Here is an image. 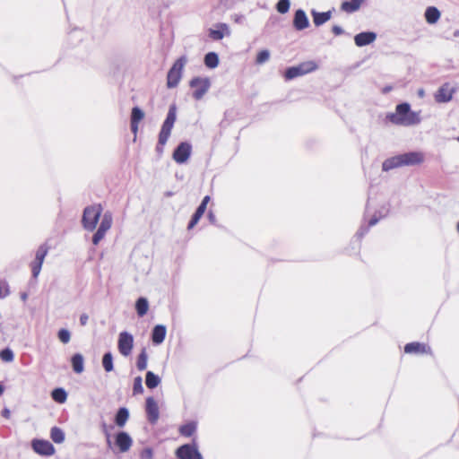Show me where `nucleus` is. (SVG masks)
<instances>
[{
	"label": "nucleus",
	"mask_w": 459,
	"mask_h": 459,
	"mask_svg": "<svg viewBox=\"0 0 459 459\" xmlns=\"http://www.w3.org/2000/svg\"><path fill=\"white\" fill-rule=\"evenodd\" d=\"M218 30L210 29L209 30V37L212 40H221L224 38L225 35L230 34L229 27L226 23H218L216 25Z\"/></svg>",
	"instance_id": "nucleus-20"
},
{
	"label": "nucleus",
	"mask_w": 459,
	"mask_h": 459,
	"mask_svg": "<svg viewBox=\"0 0 459 459\" xmlns=\"http://www.w3.org/2000/svg\"><path fill=\"white\" fill-rule=\"evenodd\" d=\"M376 39L377 34L375 32H360L354 37V42L358 47H364L374 42Z\"/></svg>",
	"instance_id": "nucleus-17"
},
{
	"label": "nucleus",
	"mask_w": 459,
	"mask_h": 459,
	"mask_svg": "<svg viewBox=\"0 0 459 459\" xmlns=\"http://www.w3.org/2000/svg\"><path fill=\"white\" fill-rule=\"evenodd\" d=\"M21 298H22V299L23 301H25V300L27 299V298H28L27 293H22V294L21 295Z\"/></svg>",
	"instance_id": "nucleus-52"
},
{
	"label": "nucleus",
	"mask_w": 459,
	"mask_h": 459,
	"mask_svg": "<svg viewBox=\"0 0 459 459\" xmlns=\"http://www.w3.org/2000/svg\"><path fill=\"white\" fill-rule=\"evenodd\" d=\"M72 365L74 372L82 373L83 371V358L80 354H76L72 358Z\"/></svg>",
	"instance_id": "nucleus-33"
},
{
	"label": "nucleus",
	"mask_w": 459,
	"mask_h": 459,
	"mask_svg": "<svg viewBox=\"0 0 459 459\" xmlns=\"http://www.w3.org/2000/svg\"><path fill=\"white\" fill-rule=\"evenodd\" d=\"M403 166L420 164L424 160V156L421 152H408L400 155Z\"/></svg>",
	"instance_id": "nucleus-15"
},
{
	"label": "nucleus",
	"mask_w": 459,
	"mask_h": 459,
	"mask_svg": "<svg viewBox=\"0 0 459 459\" xmlns=\"http://www.w3.org/2000/svg\"><path fill=\"white\" fill-rule=\"evenodd\" d=\"M134 348V337L127 332H121L118 335L117 349L121 355L127 357Z\"/></svg>",
	"instance_id": "nucleus-5"
},
{
	"label": "nucleus",
	"mask_w": 459,
	"mask_h": 459,
	"mask_svg": "<svg viewBox=\"0 0 459 459\" xmlns=\"http://www.w3.org/2000/svg\"><path fill=\"white\" fill-rule=\"evenodd\" d=\"M311 15L313 17V22L314 24L318 27L328 22L332 17V12H323L319 13L315 10L311 11Z\"/></svg>",
	"instance_id": "nucleus-22"
},
{
	"label": "nucleus",
	"mask_w": 459,
	"mask_h": 459,
	"mask_svg": "<svg viewBox=\"0 0 459 459\" xmlns=\"http://www.w3.org/2000/svg\"><path fill=\"white\" fill-rule=\"evenodd\" d=\"M135 309L140 317L146 315L149 309L148 300L143 297L139 298L135 303Z\"/></svg>",
	"instance_id": "nucleus-26"
},
{
	"label": "nucleus",
	"mask_w": 459,
	"mask_h": 459,
	"mask_svg": "<svg viewBox=\"0 0 459 459\" xmlns=\"http://www.w3.org/2000/svg\"><path fill=\"white\" fill-rule=\"evenodd\" d=\"M102 366L106 372H110L113 370V357L110 352H107L103 355L102 358Z\"/></svg>",
	"instance_id": "nucleus-36"
},
{
	"label": "nucleus",
	"mask_w": 459,
	"mask_h": 459,
	"mask_svg": "<svg viewBox=\"0 0 459 459\" xmlns=\"http://www.w3.org/2000/svg\"><path fill=\"white\" fill-rule=\"evenodd\" d=\"M390 123L396 126H411L420 122L419 112L411 110V106L404 102L395 107V111L388 113L385 117Z\"/></svg>",
	"instance_id": "nucleus-1"
},
{
	"label": "nucleus",
	"mask_w": 459,
	"mask_h": 459,
	"mask_svg": "<svg viewBox=\"0 0 459 459\" xmlns=\"http://www.w3.org/2000/svg\"><path fill=\"white\" fill-rule=\"evenodd\" d=\"M58 338L63 343H67L70 341V333L66 329H61L58 332Z\"/></svg>",
	"instance_id": "nucleus-43"
},
{
	"label": "nucleus",
	"mask_w": 459,
	"mask_h": 459,
	"mask_svg": "<svg viewBox=\"0 0 459 459\" xmlns=\"http://www.w3.org/2000/svg\"><path fill=\"white\" fill-rule=\"evenodd\" d=\"M440 18V12L434 6H429L426 9L425 19L428 23L434 24Z\"/></svg>",
	"instance_id": "nucleus-24"
},
{
	"label": "nucleus",
	"mask_w": 459,
	"mask_h": 459,
	"mask_svg": "<svg viewBox=\"0 0 459 459\" xmlns=\"http://www.w3.org/2000/svg\"><path fill=\"white\" fill-rule=\"evenodd\" d=\"M290 0H280L276 4V10L280 13H286L290 9Z\"/></svg>",
	"instance_id": "nucleus-41"
},
{
	"label": "nucleus",
	"mask_w": 459,
	"mask_h": 459,
	"mask_svg": "<svg viewBox=\"0 0 459 459\" xmlns=\"http://www.w3.org/2000/svg\"><path fill=\"white\" fill-rule=\"evenodd\" d=\"M177 119V108L175 105H171L169 107V112L167 114V117L163 122L160 132L159 134V141L157 145V151L162 152L163 146L168 142L171 130L174 126L175 121Z\"/></svg>",
	"instance_id": "nucleus-2"
},
{
	"label": "nucleus",
	"mask_w": 459,
	"mask_h": 459,
	"mask_svg": "<svg viewBox=\"0 0 459 459\" xmlns=\"http://www.w3.org/2000/svg\"><path fill=\"white\" fill-rule=\"evenodd\" d=\"M193 89V97L198 100H201L210 88V80L208 78L195 77L189 82Z\"/></svg>",
	"instance_id": "nucleus-4"
},
{
	"label": "nucleus",
	"mask_w": 459,
	"mask_h": 459,
	"mask_svg": "<svg viewBox=\"0 0 459 459\" xmlns=\"http://www.w3.org/2000/svg\"><path fill=\"white\" fill-rule=\"evenodd\" d=\"M404 352L408 354H416V355H422V354H430L431 349L429 345L419 342H412L405 344L404 346Z\"/></svg>",
	"instance_id": "nucleus-13"
},
{
	"label": "nucleus",
	"mask_w": 459,
	"mask_h": 459,
	"mask_svg": "<svg viewBox=\"0 0 459 459\" xmlns=\"http://www.w3.org/2000/svg\"><path fill=\"white\" fill-rule=\"evenodd\" d=\"M4 393V387L3 385L0 384V396L3 394Z\"/></svg>",
	"instance_id": "nucleus-54"
},
{
	"label": "nucleus",
	"mask_w": 459,
	"mask_h": 459,
	"mask_svg": "<svg viewBox=\"0 0 459 459\" xmlns=\"http://www.w3.org/2000/svg\"><path fill=\"white\" fill-rule=\"evenodd\" d=\"M2 415H3V417H4L6 419H9L10 415H11L10 410L7 409V408L4 409L3 411H2Z\"/></svg>",
	"instance_id": "nucleus-48"
},
{
	"label": "nucleus",
	"mask_w": 459,
	"mask_h": 459,
	"mask_svg": "<svg viewBox=\"0 0 459 459\" xmlns=\"http://www.w3.org/2000/svg\"><path fill=\"white\" fill-rule=\"evenodd\" d=\"M148 355L145 349L142 350L137 357L136 367L140 371L145 370L147 368Z\"/></svg>",
	"instance_id": "nucleus-31"
},
{
	"label": "nucleus",
	"mask_w": 459,
	"mask_h": 459,
	"mask_svg": "<svg viewBox=\"0 0 459 459\" xmlns=\"http://www.w3.org/2000/svg\"><path fill=\"white\" fill-rule=\"evenodd\" d=\"M389 91H391V87H386V88H385V89L383 90V92H384V93H386V92H388Z\"/></svg>",
	"instance_id": "nucleus-53"
},
{
	"label": "nucleus",
	"mask_w": 459,
	"mask_h": 459,
	"mask_svg": "<svg viewBox=\"0 0 459 459\" xmlns=\"http://www.w3.org/2000/svg\"><path fill=\"white\" fill-rule=\"evenodd\" d=\"M195 429H196L195 424L193 422H190V423L182 425L179 428V433H180V435L188 437H191L195 432Z\"/></svg>",
	"instance_id": "nucleus-34"
},
{
	"label": "nucleus",
	"mask_w": 459,
	"mask_h": 459,
	"mask_svg": "<svg viewBox=\"0 0 459 459\" xmlns=\"http://www.w3.org/2000/svg\"><path fill=\"white\" fill-rule=\"evenodd\" d=\"M48 248L46 245H42L39 247L36 253L35 261L31 264V271L34 278H37L39 276L45 256L48 254Z\"/></svg>",
	"instance_id": "nucleus-10"
},
{
	"label": "nucleus",
	"mask_w": 459,
	"mask_h": 459,
	"mask_svg": "<svg viewBox=\"0 0 459 459\" xmlns=\"http://www.w3.org/2000/svg\"><path fill=\"white\" fill-rule=\"evenodd\" d=\"M403 166L400 155L388 159L383 162V170L388 171L392 169Z\"/></svg>",
	"instance_id": "nucleus-27"
},
{
	"label": "nucleus",
	"mask_w": 459,
	"mask_h": 459,
	"mask_svg": "<svg viewBox=\"0 0 459 459\" xmlns=\"http://www.w3.org/2000/svg\"><path fill=\"white\" fill-rule=\"evenodd\" d=\"M129 418V412L126 408H120L115 417V423L117 426L122 428L126 423L127 420Z\"/></svg>",
	"instance_id": "nucleus-25"
},
{
	"label": "nucleus",
	"mask_w": 459,
	"mask_h": 459,
	"mask_svg": "<svg viewBox=\"0 0 459 459\" xmlns=\"http://www.w3.org/2000/svg\"><path fill=\"white\" fill-rule=\"evenodd\" d=\"M309 25L308 19L306 15V13L299 9L295 12L294 19H293V26L298 30H302L307 29Z\"/></svg>",
	"instance_id": "nucleus-19"
},
{
	"label": "nucleus",
	"mask_w": 459,
	"mask_h": 459,
	"mask_svg": "<svg viewBox=\"0 0 459 459\" xmlns=\"http://www.w3.org/2000/svg\"><path fill=\"white\" fill-rule=\"evenodd\" d=\"M115 444L120 453H126L131 448L133 440L126 432L122 431L116 435Z\"/></svg>",
	"instance_id": "nucleus-14"
},
{
	"label": "nucleus",
	"mask_w": 459,
	"mask_h": 459,
	"mask_svg": "<svg viewBox=\"0 0 459 459\" xmlns=\"http://www.w3.org/2000/svg\"><path fill=\"white\" fill-rule=\"evenodd\" d=\"M51 395L53 400L59 403H65L67 397L65 391L62 388L54 389Z\"/></svg>",
	"instance_id": "nucleus-35"
},
{
	"label": "nucleus",
	"mask_w": 459,
	"mask_h": 459,
	"mask_svg": "<svg viewBox=\"0 0 459 459\" xmlns=\"http://www.w3.org/2000/svg\"><path fill=\"white\" fill-rule=\"evenodd\" d=\"M364 0H350L344 1L341 4V10L347 13H351L358 11Z\"/></svg>",
	"instance_id": "nucleus-23"
},
{
	"label": "nucleus",
	"mask_w": 459,
	"mask_h": 459,
	"mask_svg": "<svg viewBox=\"0 0 459 459\" xmlns=\"http://www.w3.org/2000/svg\"><path fill=\"white\" fill-rule=\"evenodd\" d=\"M186 63V56H181L175 61L167 75V86L169 88H175L178 86L181 80L182 72Z\"/></svg>",
	"instance_id": "nucleus-3"
},
{
	"label": "nucleus",
	"mask_w": 459,
	"mask_h": 459,
	"mask_svg": "<svg viewBox=\"0 0 459 459\" xmlns=\"http://www.w3.org/2000/svg\"><path fill=\"white\" fill-rule=\"evenodd\" d=\"M153 457V452L152 449L150 447H146L143 449L140 453V458L141 459H152Z\"/></svg>",
	"instance_id": "nucleus-44"
},
{
	"label": "nucleus",
	"mask_w": 459,
	"mask_h": 459,
	"mask_svg": "<svg viewBox=\"0 0 459 459\" xmlns=\"http://www.w3.org/2000/svg\"><path fill=\"white\" fill-rule=\"evenodd\" d=\"M101 212L102 208L100 205L88 207V230L95 229Z\"/></svg>",
	"instance_id": "nucleus-18"
},
{
	"label": "nucleus",
	"mask_w": 459,
	"mask_h": 459,
	"mask_svg": "<svg viewBox=\"0 0 459 459\" xmlns=\"http://www.w3.org/2000/svg\"><path fill=\"white\" fill-rule=\"evenodd\" d=\"M455 91V88L449 82H446L435 93V100L438 103L448 102L452 100Z\"/></svg>",
	"instance_id": "nucleus-11"
},
{
	"label": "nucleus",
	"mask_w": 459,
	"mask_h": 459,
	"mask_svg": "<svg viewBox=\"0 0 459 459\" xmlns=\"http://www.w3.org/2000/svg\"><path fill=\"white\" fill-rule=\"evenodd\" d=\"M203 216L199 213H197L196 212L194 213V215L192 216L191 218V221L187 226V229L188 230H191L193 229L199 221V220L202 218Z\"/></svg>",
	"instance_id": "nucleus-45"
},
{
	"label": "nucleus",
	"mask_w": 459,
	"mask_h": 459,
	"mask_svg": "<svg viewBox=\"0 0 459 459\" xmlns=\"http://www.w3.org/2000/svg\"><path fill=\"white\" fill-rule=\"evenodd\" d=\"M205 211H206V206H204V204H200L197 207L195 212L203 216L204 213L205 212Z\"/></svg>",
	"instance_id": "nucleus-47"
},
{
	"label": "nucleus",
	"mask_w": 459,
	"mask_h": 459,
	"mask_svg": "<svg viewBox=\"0 0 459 459\" xmlns=\"http://www.w3.org/2000/svg\"><path fill=\"white\" fill-rule=\"evenodd\" d=\"M204 65L209 68H215L219 65L218 55L214 52H210L204 56Z\"/></svg>",
	"instance_id": "nucleus-29"
},
{
	"label": "nucleus",
	"mask_w": 459,
	"mask_h": 459,
	"mask_svg": "<svg viewBox=\"0 0 459 459\" xmlns=\"http://www.w3.org/2000/svg\"><path fill=\"white\" fill-rule=\"evenodd\" d=\"M143 117L144 113L141 108H139L138 107H134L132 108L130 122L131 131L133 132L134 138L136 137L138 133L139 123L143 119Z\"/></svg>",
	"instance_id": "nucleus-16"
},
{
	"label": "nucleus",
	"mask_w": 459,
	"mask_h": 459,
	"mask_svg": "<svg viewBox=\"0 0 459 459\" xmlns=\"http://www.w3.org/2000/svg\"><path fill=\"white\" fill-rule=\"evenodd\" d=\"M304 75L299 65L289 67L284 74L286 80H291L299 76Z\"/></svg>",
	"instance_id": "nucleus-32"
},
{
	"label": "nucleus",
	"mask_w": 459,
	"mask_h": 459,
	"mask_svg": "<svg viewBox=\"0 0 459 459\" xmlns=\"http://www.w3.org/2000/svg\"><path fill=\"white\" fill-rule=\"evenodd\" d=\"M299 66L301 69L303 74L311 73L317 68V65L314 61L303 62L299 64Z\"/></svg>",
	"instance_id": "nucleus-38"
},
{
	"label": "nucleus",
	"mask_w": 459,
	"mask_h": 459,
	"mask_svg": "<svg viewBox=\"0 0 459 459\" xmlns=\"http://www.w3.org/2000/svg\"><path fill=\"white\" fill-rule=\"evenodd\" d=\"M160 379L153 372L148 371L145 376V385L148 388L153 389L159 385Z\"/></svg>",
	"instance_id": "nucleus-28"
},
{
	"label": "nucleus",
	"mask_w": 459,
	"mask_h": 459,
	"mask_svg": "<svg viewBox=\"0 0 459 459\" xmlns=\"http://www.w3.org/2000/svg\"><path fill=\"white\" fill-rule=\"evenodd\" d=\"M112 216L110 213H105L102 217L100 225L92 238V243L98 245L100 241L104 238L106 232L111 228Z\"/></svg>",
	"instance_id": "nucleus-7"
},
{
	"label": "nucleus",
	"mask_w": 459,
	"mask_h": 459,
	"mask_svg": "<svg viewBox=\"0 0 459 459\" xmlns=\"http://www.w3.org/2000/svg\"><path fill=\"white\" fill-rule=\"evenodd\" d=\"M82 223L84 227H86V208L83 210L82 214Z\"/></svg>",
	"instance_id": "nucleus-49"
},
{
	"label": "nucleus",
	"mask_w": 459,
	"mask_h": 459,
	"mask_svg": "<svg viewBox=\"0 0 459 459\" xmlns=\"http://www.w3.org/2000/svg\"><path fill=\"white\" fill-rule=\"evenodd\" d=\"M377 222V219L372 218V219L369 221L368 224H369V226H373V225H375Z\"/></svg>",
	"instance_id": "nucleus-51"
},
{
	"label": "nucleus",
	"mask_w": 459,
	"mask_h": 459,
	"mask_svg": "<svg viewBox=\"0 0 459 459\" xmlns=\"http://www.w3.org/2000/svg\"><path fill=\"white\" fill-rule=\"evenodd\" d=\"M84 320H85V316H81V322H82V324H84Z\"/></svg>",
	"instance_id": "nucleus-55"
},
{
	"label": "nucleus",
	"mask_w": 459,
	"mask_h": 459,
	"mask_svg": "<svg viewBox=\"0 0 459 459\" xmlns=\"http://www.w3.org/2000/svg\"><path fill=\"white\" fill-rule=\"evenodd\" d=\"M457 230L459 232V221H458V224H457Z\"/></svg>",
	"instance_id": "nucleus-56"
},
{
	"label": "nucleus",
	"mask_w": 459,
	"mask_h": 459,
	"mask_svg": "<svg viewBox=\"0 0 459 459\" xmlns=\"http://www.w3.org/2000/svg\"><path fill=\"white\" fill-rule=\"evenodd\" d=\"M458 142H459V137L457 138Z\"/></svg>",
	"instance_id": "nucleus-57"
},
{
	"label": "nucleus",
	"mask_w": 459,
	"mask_h": 459,
	"mask_svg": "<svg viewBox=\"0 0 459 459\" xmlns=\"http://www.w3.org/2000/svg\"><path fill=\"white\" fill-rule=\"evenodd\" d=\"M332 32L335 35V36H340L343 33V30L338 26V25H333L332 27Z\"/></svg>",
	"instance_id": "nucleus-46"
},
{
	"label": "nucleus",
	"mask_w": 459,
	"mask_h": 459,
	"mask_svg": "<svg viewBox=\"0 0 459 459\" xmlns=\"http://www.w3.org/2000/svg\"><path fill=\"white\" fill-rule=\"evenodd\" d=\"M51 439L57 444H61L65 440V433L57 427H53L50 431Z\"/></svg>",
	"instance_id": "nucleus-30"
},
{
	"label": "nucleus",
	"mask_w": 459,
	"mask_h": 459,
	"mask_svg": "<svg viewBox=\"0 0 459 459\" xmlns=\"http://www.w3.org/2000/svg\"><path fill=\"white\" fill-rule=\"evenodd\" d=\"M167 329L162 325H157L154 326L152 332V342L159 345L165 340Z\"/></svg>",
	"instance_id": "nucleus-21"
},
{
	"label": "nucleus",
	"mask_w": 459,
	"mask_h": 459,
	"mask_svg": "<svg viewBox=\"0 0 459 459\" xmlns=\"http://www.w3.org/2000/svg\"><path fill=\"white\" fill-rule=\"evenodd\" d=\"M176 455L178 459H203L195 444H186L176 450Z\"/></svg>",
	"instance_id": "nucleus-6"
},
{
	"label": "nucleus",
	"mask_w": 459,
	"mask_h": 459,
	"mask_svg": "<svg viewBox=\"0 0 459 459\" xmlns=\"http://www.w3.org/2000/svg\"><path fill=\"white\" fill-rule=\"evenodd\" d=\"M33 450L41 455H52L55 453V447L48 440L35 439L32 441Z\"/></svg>",
	"instance_id": "nucleus-12"
},
{
	"label": "nucleus",
	"mask_w": 459,
	"mask_h": 459,
	"mask_svg": "<svg viewBox=\"0 0 459 459\" xmlns=\"http://www.w3.org/2000/svg\"><path fill=\"white\" fill-rule=\"evenodd\" d=\"M269 58H270L269 51L266 49H264L257 53V56L255 58V63L257 65H262V64L267 62L269 60Z\"/></svg>",
	"instance_id": "nucleus-40"
},
{
	"label": "nucleus",
	"mask_w": 459,
	"mask_h": 459,
	"mask_svg": "<svg viewBox=\"0 0 459 459\" xmlns=\"http://www.w3.org/2000/svg\"><path fill=\"white\" fill-rule=\"evenodd\" d=\"M133 392H134V394H142L143 392L141 377H137L134 378V385H133Z\"/></svg>",
	"instance_id": "nucleus-42"
},
{
	"label": "nucleus",
	"mask_w": 459,
	"mask_h": 459,
	"mask_svg": "<svg viewBox=\"0 0 459 459\" xmlns=\"http://www.w3.org/2000/svg\"><path fill=\"white\" fill-rule=\"evenodd\" d=\"M210 202V196L206 195L204 197L202 203L200 204H204L207 207L208 203Z\"/></svg>",
	"instance_id": "nucleus-50"
},
{
	"label": "nucleus",
	"mask_w": 459,
	"mask_h": 459,
	"mask_svg": "<svg viewBox=\"0 0 459 459\" xmlns=\"http://www.w3.org/2000/svg\"><path fill=\"white\" fill-rule=\"evenodd\" d=\"M0 359L4 362H12L14 359L13 351L10 348H5L0 351Z\"/></svg>",
	"instance_id": "nucleus-39"
},
{
	"label": "nucleus",
	"mask_w": 459,
	"mask_h": 459,
	"mask_svg": "<svg viewBox=\"0 0 459 459\" xmlns=\"http://www.w3.org/2000/svg\"><path fill=\"white\" fill-rule=\"evenodd\" d=\"M299 66L301 69L303 74L311 73L317 68V65L314 61L303 62L299 64Z\"/></svg>",
	"instance_id": "nucleus-37"
},
{
	"label": "nucleus",
	"mask_w": 459,
	"mask_h": 459,
	"mask_svg": "<svg viewBox=\"0 0 459 459\" xmlns=\"http://www.w3.org/2000/svg\"><path fill=\"white\" fill-rule=\"evenodd\" d=\"M191 154V145L183 142L173 152V160L179 164L185 163Z\"/></svg>",
	"instance_id": "nucleus-8"
},
{
	"label": "nucleus",
	"mask_w": 459,
	"mask_h": 459,
	"mask_svg": "<svg viewBox=\"0 0 459 459\" xmlns=\"http://www.w3.org/2000/svg\"><path fill=\"white\" fill-rule=\"evenodd\" d=\"M145 411L150 423L155 424L160 416L159 406L153 397L146 398Z\"/></svg>",
	"instance_id": "nucleus-9"
}]
</instances>
